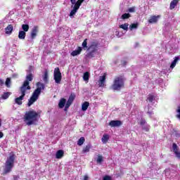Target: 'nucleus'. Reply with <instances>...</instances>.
Instances as JSON below:
<instances>
[{
	"instance_id": "obj_1",
	"label": "nucleus",
	"mask_w": 180,
	"mask_h": 180,
	"mask_svg": "<svg viewBox=\"0 0 180 180\" xmlns=\"http://www.w3.org/2000/svg\"><path fill=\"white\" fill-rule=\"evenodd\" d=\"M40 119V112H36V110L27 111L24 115V122H27V126H32V124H36Z\"/></svg>"
},
{
	"instance_id": "obj_2",
	"label": "nucleus",
	"mask_w": 180,
	"mask_h": 180,
	"mask_svg": "<svg viewBox=\"0 0 180 180\" xmlns=\"http://www.w3.org/2000/svg\"><path fill=\"white\" fill-rule=\"evenodd\" d=\"M124 81H126V79L124 75L117 76L115 77L110 88L112 91H120V89L124 88Z\"/></svg>"
},
{
	"instance_id": "obj_3",
	"label": "nucleus",
	"mask_w": 180,
	"mask_h": 180,
	"mask_svg": "<svg viewBox=\"0 0 180 180\" xmlns=\"http://www.w3.org/2000/svg\"><path fill=\"white\" fill-rule=\"evenodd\" d=\"M13 167H15V155H11L7 158L4 164L3 175L12 172Z\"/></svg>"
},
{
	"instance_id": "obj_4",
	"label": "nucleus",
	"mask_w": 180,
	"mask_h": 180,
	"mask_svg": "<svg viewBox=\"0 0 180 180\" xmlns=\"http://www.w3.org/2000/svg\"><path fill=\"white\" fill-rule=\"evenodd\" d=\"M32 81H33V75L30 73L26 76L25 81L20 88L25 91H30L32 89V87H30V82H32Z\"/></svg>"
},
{
	"instance_id": "obj_5",
	"label": "nucleus",
	"mask_w": 180,
	"mask_h": 180,
	"mask_svg": "<svg viewBox=\"0 0 180 180\" xmlns=\"http://www.w3.org/2000/svg\"><path fill=\"white\" fill-rule=\"evenodd\" d=\"M85 0H70L72 5H74L73 9L70 11V16L72 17L77 12H78V9H79V6L82 5V2Z\"/></svg>"
},
{
	"instance_id": "obj_6",
	"label": "nucleus",
	"mask_w": 180,
	"mask_h": 180,
	"mask_svg": "<svg viewBox=\"0 0 180 180\" xmlns=\"http://www.w3.org/2000/svg\"><path fill=\"white\" fill-rule=\"evenodd\" d=\"M37 88L32 93V96H34L37 99H39V96L41 94V91L44 90L45 86L44 84L40 83V82L37 83Z\"/></svg>"
},
{
	"instance_id": "obj_7",
	"label": "nucleus",
	"mask_w": 180,
	"mask_h": 180,
	"mask_svg": "<svg viewBox=\"0 0 180 180\" xmlns=\"http://www.w3.org/2000/svg\"><path fill=\"white\" fill-rule=\"evenodd\" d=\"M53 77H54L56 84H61V79L63 78V76L61 75L60 68H56L54 69Z\"/></svg>"
},
{
	"instance_id": "obj_8",
	"label": "nucleus",
	"mask_w": 180,
	"mask_h": 180,
	"mask_svg": "<svg viewBox=\"0 0 180 180\" xmlns=\"http://www.w3.org/2000/svg\"><path fill=\"white\" fill-rule=\"evenodd\" d=\"M20 91L21 93V96L15 99V103L19 105H22V101H23V99H25V96H26V90L21 89L20 87Z\"/></svg>"
},
{
	"instance_id": "obj_9",
	"label": "nucleus",
	"mask_w": 180,
	"mask_h": 180,
	"mask_svg": "<svg viewBox=\"0 0 180 180\" xmlns=\"http://www.w3.org/2000/svg\"><path fill=\"white\" fill-rule=\"evenodd\" d=\"M99 47V42L96 40L91 42L90 45L87 48V50L90 51H98V49Z\"/></svg>"
},
{
	"instance_id": "obj_10",
	"label": "nucleus",
	"mask_w": 180,
	"mask_h": 180,
	"mask_svg": "<svg viewBox=\"0 0 180 180\" xmlns=\"http://www.w3.org/2000/svg\"><path fill=\"white\" fill-rule=\"evenodd\" d=\"M106 73H103L102 76L99 77L98 86L103 88L105 86V82H106Z\"/></svg>"
},
{
	"instance_id": "obj_11",
	"label": "nucleus",
	"mask_w": 180,
	"mask_h": 180,
	"mask_svg": "<svg viewBox=\"0 0 180 180\" xmlns=\"http://www.w3.org/2000/svg\"><path fill=\"white\" fill-rule=\"evenodd\" d=\"M172 149H173V152L174 153L176 158H179V160H180V150H179V147H178V145H176V143H174L172 144Z\"/></svg>"
},
{
	"instance_id": "obj_12",
	"label": "nucleus",
	"mask_w": 180,
	"mask_h": 180,
	"mask_svg": "<svg viewBox=\"0 0 180 180\" xmlns=\"http://www.w3.org/2000/svg\"><path fill=\"white\" fill-rule=\"evenodd\" d=\"M160 18H161V15H152L149 18L148 22L151 25L154 23H158V20H160Z\"/></svg>"
},
{
	"instance_id": "obj_13",
	"label": "nucleus",
	"mask_w": 180,
	"mask_h": 180,
	"mask_svg": "<svg viewBox=\"0 0 180 180\" xmlns=\"http://www.w3.org/2000/svg\"><path fill=\"white\" fill-rule=\"evenodd\" d=\"M122 124H123V123L120 120H111L109 122V126H110V127H120Z\"/></svg>"
},
{
	"instance_id": "obj_14",
	"label": "nucleus",
	"mask_w": 180,
	"mask_h": 180,
	"mask_svg": "<svg viewBox=\"0 0 180 180\" xmlns=\"http://www.w3.org/2000/svg\"><path fill=\"white\" fill-rule=\"evenodd\" d=\"M37 33H39V26L35 25L34 26V27L32 28V31H31V39L33 40L34 39H36V36H37Z\"/></svg>"
},
{
	"instance_id": "obj_15",
	"label": "nucleus",
	"mask_w": 180,
	"mask_h": 180,
	"mask_svg": "<svg viewBox=\"0 0 180 180\" xmlns=\"http://www.w3.org/2000/svg\"><path fill=\"white\" fill-rule=\"evenodd\" d=\"M13 32V25H12V24L8 25L5 28V33H6V34L11 35V34H12Z\"/></svg>"
},
{
	"instance_id": "obj_16",
	"label": "nucleus",
	"mask_w": 180,
	"mask_h": 180,
	"mask_svg": "<svg viewBox=\"0 0 180 180\" xmlns=\"http://www.w3.org/2000/svg\"><path fill=\"white\" fill-rule=\"evenodd\" d=\"M81 51H82V47L79 46L77 50L72 51L71 56H72V57H75V56H79V54H81Z\"/></svg>"
},
{
	"instance_id": "obj_17",
	"label": "nucleus",
	"mask_w": 180,
	"mask_h": 180,
	"mask_svg": "<svg viewBox=\"0 0 180 180\" xmlns=\"http://www.w3.org/2000/svg\"><path fill=\"white\" fill-rule=\"evenodd\" d=\"M91 148H92V145L91 143L87 144L83 148L82 150V154H85V153H89Z\"/></svg>"
},
{
	"instance_id": "obj_18",
	"label": "nucleus",
	"mask_w": 180,
	"mask_h": 180,
	"mask_svg": "<svg viewBox=\"0 0 180 180\" xmlns=\"http://www.w3.org/2000/svg\"><path fill=\"white\" fill-rule=\"evenodd\" d=\"M64 157V150H58L57 152H56V158H57L58 160H60L62 158Z\"/></svg>"
},
{
	"instance_id": "obj_19",
	"label": "nucleus",
	"mask_w": 180,
	"mask_h": 180,
	"mask_svg": "<svg viewBox=\"0 0 180 180\" xmlns=\"http://www.w3.org/2000/svg\"><path fill=\"white\" fill-rule=\"evenodd\" d=\"M65 103H67V100L64 98H60L59 103H58V107L60 108V109H63V108H64V106H65Z\"/></svg>"
},
{
	"instance_id": "obj_20",
	"label": "nucleus",
	"mask_w": 180,
	"mask_h": 180,
	"mask_svg": "<svg viewBox=\"0 0 180 180\" xmlns=\"http://www.w3.org/2000/svg\"><path fill=\"white\" fill-rule=\"evenodd\" d=\"M18 39H20V40H25V39H26V32L24 31H19Z\"/></svg>"
},
{
	"instance_id": "obj_21",
	"label": "nucleus",
	"mask_w": 180,
	"mask_h": 180,
	"mask_svg": "<svg viewBox=\"0 0 180 180\" xmlns=\"http://www.w3.org/2000/svg\"><path fill=\"white\" fill-rule=\"evenodd\" d=\"M88 108H89V102L85 101L84 103H82V110H83V112L86 111L88 110Z\"/></svg>"
},
{
	"instance_id": "obj_22",
	"label": "nucleus",
	"mask_w": 180,
	"mask_h": 180,
	"mask_svg": "<svg viewBox=\"0 0 180 180\" xmlns=\"http://www.w3.org/2000/svg\"><path fill=\"white\" fill-rule=\"evenodd\" d=\"M178 2H179V0H172L170 3V9H175V6L178 5Z\"/></svg>"
},
{
	"instance_id": "obj_23",
	"label": "nucleus",
	"mask_w": 180,
	"mask_h": 180,
	"mask_svg": "<svg viewBox=\"0 0 180 180\" xmlns=\"http://www.w3.org/2000/svg\"><path fill=\"white\" fill-rule=\"evenodd\" d=\"M179 61V57L176 56L174 57V60L172 62V64L170 65V68H175V65H176V63Z\"/></svg>"
},
{
	"instance_id": "obj_24",
	"label": "nucleus",
	"mask_w": 180,
	"mask_h": 180,
	"mask_svg": "<svg viewBox=\"0 0 180 180\" xmlns=\"http://www.w3.org/2000/svg\"><path fill=\"white\" fill-rule=\"evenodd\" d=\"M36 101H37V98L32 96L28 100L27 105L30 107V105H32L34 102H36Z\"/></svg>"
},
{
	"instance_id": "obj_25",
	"label": "nucleus",
	"mask_w": 180,
	"mask_h": 180,
	"mask_svg": "<svg viewBox=\"0 0 180 180\" xmlns=\"http://www.w3.org/2000/svg\"><path fill=\"white\" fill-rule=\"evenodd\" d=\"M101 141L103 143V144H106V143L109 141V136L108 134L103 135Z\"/></svg>"
},
{
	"instance_id": "obj_26",
	"label": "nucleus",
	"mask_w": 180,
	"mask_h": 180,
	"mask_svg": "<svg viewBox=\"0 0 180 180\" xmlns=\"http://www.w3.org/2000/svg\"><path fill=\"white\" fill-rule=\"evenodd\" d=\"M120 29H122L123 30H129V23H124L120 25Z\"/></svg>"
},
{
	"instance_id": "obj_27",
	"label": "nucleus",
	"mask_w": 180,
	"mask_h": 180,
	"mask_svg": "<svg viewBox=\"0 0 180 180\" xmlns=\"http://www.w3.org/2000/svg\"><path fill=\"white\" fill-rule=\"evenodd\" d=\"M95 51H90L86 55V57L87 58H94V57H95Z\"/></svg>"
},
{
	"instance_id": "obj_28",
	"label": "nucleus",
	"mask_w": 180,
	"mask_h": 180,
	"mask_svg": "<svg viewBox=\"0 0 180 180\" xmlns=\"http://www.w3.org/2000/svg\"><path fill=\"white\" fill-rule=\"evenodd\" d=\"M22 32H25L26 33V32H29V25L27 24H23L22 25Z\"/></svg>"
},
{
	"instance_id": "obj_29",
	"label": "nucleus",
	"mask_w": 180,
	"mask_h": 180,
	"mask_svg": "<svg viewBox=\"0 0 180 180\" xmlns=\"http://www.w3.org/2000/svg\"><path fill=\"white\" fill-rule=\"evenodd\" d=\"M84 81H89V72H85L83 75Z\"/></svg>"
},
{
	"instance_id": "obj_30",
	"label": "nucleus",
	"mask_w": 180,
	"mask_h": 180,
	"mask_svg": "<svg viewBox=\"0 0 180 180\" xmlns=\"http://www.w3.org/2000/svg\"><path fill=\"white\" fill-rule=\"evenodd\" d=\"M84 143H85V138L82 136L77 141V146H82Z\"/></svg>"
},
{
	"instance_id": "obj_31",
	"label": "nucleus",
	"mask_w": 180,
	"mask_h": 180,
	"mask_svg": "<svg viewBox=\"0 0 180 180\" xmlns=\"http://www.w3.org/2000/svg\"><path fill=\"white\" fill-rule=\"evenodd\" d=\"M97 164H102L103 162V156L98 155L97 160H96Z\"/></svg>"
},
{
	"instance_id": "obj_32",
	"label": "nucleus",
	"mask_w": 180,
	"mask_h": 180,
	"mask_svg": "<svg viewBox=\"0 0 180 180\" xmlns=\"http://www.w3.org/2000/svg\"><path fill=\"white\" fill-rule=\"evenodd\" d=\"M139 27V23H133L129 25V30H133V29H137Z\"/></svg>"
},
{
	"instance_id": "obj_33",
	"label": "nucleus",
	"mask_w": 180,
	"mask_h": 180,
	"mask_svg": "<svg viewBox=\"0 0 180 180\" xmlns=\"http://www.w3.org/2000/svg\"><path fill=\"white\" fill-rule=\"evenodd\" d=\"M82 46L83 49H88V39H85L84 41L82 44Z\"/></svg>"
},
{
	"instance_id": "obj_34",
	"label": "nucleus",
	"mask_w": 180,
	"mask_h": 180,
	"mask_svg": "<svg viewBox=\"0 0 180 180\" xmlns=\"http://www.w3.org/2000/svg\"><path fill=\"white\" fill-rule=\"evenodd\" d=\"M11 96V93L10 92H5L1 96L2 99H8Z\"/></svg>"
},
{
	"instance_id": "obj_35",
	"label": "nucleus",
	"mask_w": 180,
	"mask_h": 180,
	"mask_svg": "<svg viewBox=\"0 0 180 180\" xmlns=\"http://www.w3.org/2000/svg\"><path fill=\"white\" fill-rule=\"evenodd\" d=\"M74 99H75V94H70V96H69V98L68 100V102H70L71 103H72V102H74Z\"/></svg>"
},
{
	"instance_id": "obj_36",
	"label": "nucleus",
	"mask_w": 180,
	"mask_h": 180,
	"mask_svg": "<svg viewBox=\"0 0 180 180\" xmlns=\"http://www.w3.org/2000/svg\"><path fill=\"white\" fill-rule=\"evenodd\" d=\"M5 84H6V86H7V88H11V77L6 78Z\"/></svg>"
},
{
	"instance_id": "obj_37",
	"label": "nucleus",
	"mask_w": 180,
	"mask_h": 180,
	"mask_svg": "<svg viewBox=\"0 0 180 180\" xmlns=\"http://www.w3.org/2000/svg\"><path fill=\"white\" fill-rule=\"evenodd\" d=\"M130 16H131L130 15V13H124L122 15V19H129V18H130Z\"/></svg>"
},
{
	"instance_id": "obj_38",
	"label": "nucleus",
	"mask_w": 180,
	"mask_h": 180,
	"mask_svg": "<svg viewBox=\"0 0 180 180\" xmlns=\"http://www.w3.org/2000/svg\"><path fill=\"white\" fill-rule=\"evenodd\" d=\"M148 101L150 103L153 102V101H154V96L149 94L148 97Z\"/></svg>"
},
{
	"instance_id": "obj_39",
	"label": "nucleus",
	"mask_w": 180,
	"mask_h": 180,
	"mask_svg": "<svg viewBox=\"0 0 180 180\" xmlns=\"http://www.w3.org/2000/svg\"><path fill=\"white\" fill-rule=\"evenodd\" d=\"M103 180H112V176L109 175H105L103 177Z\"/></svg>"
},
{
	"instance_id": "obj_40",
	"label": "nucleus",
	"mask_w": 180,
	"mask_h": 180,
	"mask_svg": "<svg viewBox=\"0 0 180 180\" xmlns=\"http://www.w3.org/2000/svg\"><path fill=\"white\" fill-rule=\"evenodd\" d=\"M128 12L133 13L136 12V7H131L128 9Z\"/></svg>"
},
{
	"instance_id": "obj_41",
	"label": "nucleus",
	"mask_w": 180,
	"mask_h": 180,
	"mask_svg": "<svg viewBox=\"0 0 180 180\" xmlns=\"http://www.w3.org/2000/svg\"><path fill=\"white\" fill-rule=\"evenodd\" d=\"M176 112L179 113L176 115V117H177L178 119H180V107H178V109L176 110Z\"/></svg>"
},
{
	"instance_id": "obj_42",
	"label": "nucleus",
	"mask_w": 180,
	"mask_h": 180,
	"mask_svg": "<svg viewBox=\"0 0 180 180\" xmlns=\"http://www.w3.org/2000/svg\"><path fill=\"white\" fill-rule=\"evenodd\" d=\"M49 79V75L47 72H45L44 77V81L46 82Z\"/></svg>"
},
{
	"instance_id": "obj_43",
	"label": "nucleus",
	"mask_w": 180,
	"mask_h": 180,
	"mask_svg": "<svg viewBox=\"0 0 180 180\" xmlns=\"http://www.w3.org/2000/svg\"><path fill=\"white\" fill-rule=\"evenodd\" d=\"M146 123V120L141 119L140 121L141 126H144V124Z\"/></svg>"
},
{
	"instance_id": "obj_44",
	"label": "nucleus",
	"mask_w": 180,
	"mask_h": 180,
	"mask_svg": "<svg viewBox=\"0 0 180 180\" xmlns=\"http://www.w3.org/2000/svg\"><path fill=\"white\" fill-rule=\"evenodd\" d=\"M143 130H145L146 131H150V126L143 127Z\"/></svg>"
},
{
	"instance_id": "obj_45",
	"label": "nucleus",
	"mask_w": 180,
	"mask_h": 180,
	"mask_svg": "<svg viewBox=\"0 0 180 180\" xmlns=\"http://www.w3.org/2000/svg\"><path fill=\"white\" fill-rule=\"evenodd\" d=\"M72 104V103H71L70 101H67L66 105H65L66 108H70V106H71Z\"/></svg>"
},
{
	"instance_id": "obj_46",
	"label": "nucleus",
	"mask_w": 180,
	"mask_h": 180,
	"mask_svg": "<svg viewBox=\"0 0 180 180\" xmlns=\"http://www.w3.org/2000/svg\"><path fill=\"white\" fill-rule=\"evenodd\" d=\"M20 179V177L18 175L13 176V180H19Z\"/></svg>"
},
{
	"instance_id": "obj_47",
	"label": "nucleus",
	"mask_w": 180,
	"mask_h": 180,
	"mask_svg": "<svg viewBox=\"0 0 180 180\" xmlns=\"http://www.w3.org/2000/svg\"><path fill=\"white\" fill-rule=\"evenodd\" d=\"M122 65H123V67H126V65H127V61H125V60L122 61Z\"/></svg>"
},
{
	"instance_id": "obj_48",
	"label": "nucleus",
	"mask_w": 180,
	"mask_h": 180,
	"mask_svg": "<svg viewBox=\"0 0 180 180\" xmlns=\"http://www.w3.org/2000/svg\"><path fill=\"white\" fill-rule=\"evenodd\" d=\"M4 137V132L0 131V139H2Z\"/></svg>"
},
{
	"instance_id": "obj_49",
	"label": "nucleus",
	"mask_w": 180,
	"mask_h": 180,
	"mask_svg": "<svg viewBox=\"0 0 180 180\" xmlns=\"http://www.w3.org/2000/svg\"><path fill=\"white\" fill-rule=\"evenodd\" d=\"M4 82L1 79H0V85H4Z\"/></svg>"
},
{
	"instance_id": "obj_50",
	"label": "nucleus",
	"mask_w": 180,
	"mask_h": 180,
	"mask_svg": "<svg viewBox=\"0 0 180 180\" xmlns=\"http://www.w3.org/2000/svg\"><path fill=\"white\" fill-rule=\"evenodd\" d=\"M88 179H89L88 176H84V180H88Z\"/></svg>"
},
{
	"instance_id": "obj_51",
	"label": "nucleus",
	"mask_w": 180,
	"mask_h": 180,
	"mask_svg": "<svg viewBox=\"0 0 180 180\" xmlns=\"http://www.w3.org/2000/svg\"><path fill=\"white\" fill-rule=\"evenodd\" d=\"M148 114L150 115V116H151V115H153V112H151V111H148Z\"/></svg>"
},
{
	"instance_id": "obj_52",
	"label": "nucleus",
	"mask_w": 180,
	"mask_h": 180,
	"mask_svg": "<svg viewBox=\"0 0 180 180\" xmlns=\"http://www.w3.org/2000/svg\"><path fill=\"white\" fill-rule=\"evenodd\" d=\"M68 110V108H66V106H65V109H64L65 112H67Z\"/></svg>"
},
{
	"instance_id": "obj_53",
	"label": "nucleus",
	"mask_w": 180,
	"mask_h": 180,
	"mask_svg": "<svg viewBox=\"0 0 180 180\" xmlns=\"http://www.w3.org/2000/svg\"><path fill=\"white\" fill-rule=\"evenodd\" d=\"M1 120L0 119V127H1V126H2V124L1 123Z\"/></svg>"
}]
</instances>
